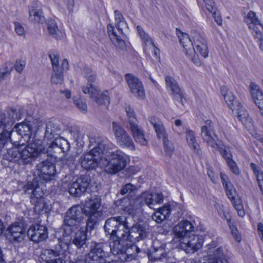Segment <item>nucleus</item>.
Masks as SVG:
<instances>
[{"label":"nucleus","mask_w":263,"mask_h":263,"mask_svg":"<svg viewBox=\"0 0 263 263\" xmlns=\"http://www.w3.org/2000/svg\"><path fill=\"white\" fill-rule=\"evenodd\" d=\"M16 118L15 110L12 109H10L7 115L2 114L0 116V150L9 141H10L16 147L24 145L21 138H24L25 141L29 142L31 132L30 126L28 124L26 123L18 124L9 132V130Z\"/></svg>","instance_id":"f257e3e1"},{"label":"nucleus","mask_w":263,"mask_h":263,"mask_svg":"<svg viewBox=\"0 0 263 263\" xmlns=\"http://www.w3.org/2000/svg\"><path fill=\"white\" fill-rule=\"evenodd\" d=\"M106 228L113 236L134 243L146 238L150 233L148 224L136 223L129 228L126 218L120 216L110 218Z\"/></svg>","instance_id":"f03ea898"},{"label":"nucleus","mask_w":263,"mask_h":263,"mask_svg":"<svg viewBox=\"0 0 263 263\" xmlns=\"http://www.w3.org/2000/svg\"><path fill=\"white\" fill-rule=\"evenodd\" d=\"M46 148L42 140L35 139L30 141L20 151L16 147L9 148L3 154L2 163L5 161L19 165L31 164L36 158L44 153Z\"/></svg>","instance_id":"7ed1b4c3"},{"label":"nucleus","mask_w":263,"mask_h":263,"mask_svg":"<svg viewBox=\"0 0 263 263\" xmlns=\"http://www.w3.org/2000/svg\"><path fill=\"white\" fill-rule=\"evenodd\" d=\"M127 163V156L120 151L108 153L102 158L101 167L107 174H115L123 170Z\"/></svg>","instance_id":"20e7f679"},{"label":"nucleus","mask_w":263,"mask_h":263,"mask_svg":"<svg viewBox=\"0 0 263 263\" xmlns=\"http://www.w3.org/2000/svg\"><path fill=\"white\" fill-rule=\"evenodd\" d=\"M101 199L99 197L91 198L85 201L82 208L84 214L88 216L86 229L92 230L94 225L104 219L105 215L100 210Z\"/></svg>","instance_id":"39448f33"},{"label":"nucleus","mask_w":263,"mask_h":263,"mask_svg":"<svg viewBox=\"0 0 263 263\" xmlns=\"http://www.w3.org/2000/svg\"><path fill=\"white\" fill-rule=\"evenodd\" d=\"M105 144L99 142L89 152L84 154L80 159L81 166L86 170L95 168L98 165L101 167L102 154L105 151Z\"/></svg>","instance_id":"423d86ee"},{"label":"nucleus","mask_w":263,"mask_h":263,"mask_svg":"<svg viewBox=\"0 0 263 263\" xmlns=\"http://www.w3.org/2000/svg\"><path fill=\"white\" fill-rule=\"evenodd\" d=\"M112 125V132L118 145L122 147L135 150V145L134 141L125 129L116 122H113Z\"/></svg>","instance_id":"0eeeda50"},{"label":"nucleus","mask_w":263,"mask_h":263,"mask_svg":"<svg viewBox=\"0 0 263 263\" xmlns=\"http://www.w3.org/2000/svg\"><path fill=\"white\" fill-rule=\"evenodd\" d=\"M177 35L179 39L180 43L184 48V51L186 55L196 65L200 66L201 62L200 60L198 54L196 53L195 48L193 47V42L190 39L189 35L181 31L176 30Z\"/></svg>","instance_id":"6e6552de"},{"label":"nucleus","mask_w":263,"mask_h":263,"mask_svg":"<svg viewBox=\"0 0 263 263\" xmlns=\"http://www.w3.org/2000/svg\"><path fill=\"white\" fill-rule=\"evenodd\" d=\"M201 136L207 144L214 148L220 147L218 138L215 133L214 126L211 120H208L201 129Z\"/></svg>","instance_id":"1a4fd4ad"},{"label":"nucleus","mask_w":263,"mask_h":263,"mask_svg":"<svg viewBox=\"0 0 263 263\" xmlns=\"http://www.w3.org/2000/svg\"><path fill=\"white\" fill-rule=\"evenodd\" d=\"M203 242L202 236L191 234L181 240L180 248L186 253L192 254L202 247Z\"/></svg>","instance_id":"9d476101"},{"label":"nucleus","mask_w":263,"mask_h":263,"mask_svg":"<svg viewBox=\"0 0 263 263\" xmlns=\"http://www.w3.org/2000/svg\"><path fill=\"white\" fill-rule=\"evenodd\" d=\"M36 168L35 175L46 181L52 180L56 174L55 164L48 160L39 163L36 165Z\"/></svg>","instance_id":"9b49d317"},{"label":"nucleus","mask_w":263,"mask_h":263,"mask_svg":"<svg viewBox=\"0 0 263 263\" xmlns=\"http://www.w3.org/2000/svg\"><path fill=\"white\" fill-rule=\"evenodd\" d=\"M82 208L80 205L72 206L66 213L64 218L65 226L69 227H78L83 219Z\"/></svg>","instance_id":"f8f14e48"},{"label":"nucleus","mask_w":263,"mask_h":263,"mask_svg":"<svg viewBox=\"0 0 263 263\" xmlns=\"http://www.w3.org/2000/svg\"><path fill=\"white\" fill-rule=\"evenodd\" d=\"M125 79L133 95L139 99H144L145 97V93L142 82L130 73L125 74Z\"/></svg>","instance_id":"ddd939ff"},{"label":"nucleus","mask_w":263,"mask_h":263,"mask_svg":"<svg viewBox=\"0 0 263 263\" xmlns=\"http://www.w3.org/2000/svg\"><path fill=\"white\" fill-rule=\"evenodd\" d=\"M82 91L85 94H89L90 97L98 105L108 104L109 103V97L107 91L101 92L92 84L89 86H83Z\"/></svg>","instance_id":"4468645a"},{"label":"nucleus","mask_w":263,"mask_h":263,"mask_svg":"<svg viewBox=\"0 0 263 263\" xmlns=\"http://www.w3.org/2000/svg\"><path fill=\"white\" fill-rule=\"evenodd\" d=\"M89 184L90 177L87 175H82L69 185V193L79 197L86 192Z\"/></svg>","instance_id":"2eb2a0df"},{"label":"nucleus","mask_w":263,"mask_h":263,"mask_svg":"<svg viewBox=\"0 0 263 263\" xmlns=\"http://www.w3.org/2000/svg\"><path fill=\"white\" fill-rule=\"evenodd\" d=\"M106 255L103 250V244L95 242L86 256V263H104Z\"/></svg>","instance_id":"dca6fc26"},{"label":"nucleus","mask_w":263,"mask_h":263,"mask_svg":"<svg viewBox=\"0 0 263 263\" xmlns=\"http://www.w3.org/2000/svg\"><path fill=\"white\" fill-rule=\"evenodd\" d=\"M110 218L105 221L104 229L106 234L109 235V238L112 240L110 242V251L114 255L122 256L126 246V244H124V241L127 240V239L118 238L116 236H113L111 232L107 231L106 226Z\"/></svg>","instance_id":"f3484780"},{"label":"nucleus","mask_w":263,"mask_h":263,"mask_svg":"<svg viewBox=\"0 0 263 263\" xmlns=\"http://www.w3.org/2000/svg\"><path fill=\"white\" fill-rule=\"evenodd\" d=\"M27 235L32 241L39 243L48 238V230L44 226L38 224H33L28 229Z\"/></svg>","instance_id":"a211bd4d"},{"label":"nucleus","mask_w":263,"mask_h":263,"mask_svg":"<svg viewBox=\"0 0 263 263\" xmlns=\"http://www.w3.org/2000/svg\"><path fill=\"white\" fill-rule=\"evenodd\" d=\"M24 189L25 193L29 195L31 203L36 202L41 199H45L43 190L39 186L37 181L35 180L28 182L24 185Z\"/></svg>","instance_id":"6ab92c4d"},{"label":"nucleus","mask_w":263,"mask_h":263,"mask_svg":"<svg viewBox=\"0 0 263 263\" xmlns=\"http://www.w3.org/2000/svg\"><path fill=\"white\" fill-rule=\"evenodd\" d=\"M194 228L193 224L187 220L180 221L173 228V232L176 237L175 240L178 239V241L180 242L183 238L192 234Z\"/></svg>","instance_id":"aec40b11"},{"label":"nucleus","mask_w":263,"mask_h":263,"mask_svg":"<svg viewBox=\"0 0 263 263\" xmlns=\"http://www.w3.org/2000/svg\"><path fill=\"white\" fill-rule=\"evenodd\" d=\"M191 36L194 42L197 51L204 58L208 57V46L204 37L200 33L196 30L192 31Z\"/></svg>","instance_id":"412c9836"},{"label":"nucleus","mask_w":263,"mask_h":263,"mask_svg":"<svg viewBox=\"0 0 263 263\" xmlns=\"http://www.w3.org/2000/svg\"><path fill=\"white\" fill-rule=\"evenodd\" d=\"M70 146L69 142L65 139L60 137L56 138L54 141L51 142L46 150V152L52 155V153H55L59 149L63 153H66L70 149Z\"/></svg>","instance_id":"4be33fe9"},{"label":"nucleus","mask_w":263,"mask_h":263,"mask_svg":"<svg viewBox=\"0 0 263 263\" xmlns=\"http://www.w3.org/2000/svg\"><path fill=\"white\" fill-rule=\"evenodd\" d=\"M166 87L170 95L176 100H182L183 97L182 92L175 80L171 76L165 79Z\"/></svg>","instance_id":"5701e85b"},{"label":"nucleus","mask_w":263,"mask_h":263,"mask_svg":"<svg viewBox=\"0 0 263 263\" xmlns=\"http://www.w3.org/2000/svg\"><path fill=\"white\" fill-rule=\"evenodd\" d=\"M29 18L30 21L34 23H43L45 21V17L43 14L42 6L41 3L37 2H33L29 9Z\"/></svg>","instance_id":"b1692460"},{"label":"nucleus","mask_w":263,"mask_h":263,"mask_svg":"<svg viewBox=\"0 0 263 263\" xmlns=\"http://www.w3.org/2000/svg\"><path fill=\"white\" fill-rule=\"evenodd\" d=\"M148 121L153 125L159 139L163 141L168 138L166 128L160 119L155 116H151L148 118Z\"/></svg>","instance_id":"393cba45"},{"label":"nucleus","mask_w":263,"mask_h":263,"mask_svg":"<svg viewBox=\"0 0 263 263\" xmlns=\"http://www.w3.org/2000/svg\"><path fill=\"white\" fill-rule=\"evenodd\" d=\"M7 231L10 234V239L16 242L22 241L25 236L26 230L23 224L15 223L10 226Z\"/></svg>","instance_id":"a878e982"},{"label":"nucleus","mask_w":263,"mask_h":263,"mask_svg":"<svg viewBox=\"0 0 263 263\" xmlns=\"http://www.w3.org/2000/svg\"><path fill=\"white\" fill-rule=\"evenodd\" d=\"M232 110L236 111L239 120L246 128H251L253 126L252 119L241 103H238L237 107L234 106Z\"/></svg>","instance_id":"bb28decb"},{"label":"nucleus","mask_w":263,"mask_h":263,"mask_svg":"<svg viewBox=\"0 0 263 263\" xmlns=\"http://www.w3.org/2000/svg\"><path fill=\"white\" fill-rule=\"evenodd\" d=\"M59 253L53 250L46 249L40 255V263H62Z\"/></svg>","instance_id":"cd10ccee"},{"label":"nucleus","mask_w":263,"mask_h":263,"mask_svg":"<svg viewBox=\"0 0 263 263\" xmlns=\"http://www.w3.org/2000/svg\"><path fill=\"white\" fill-rule=\"evenodd\" d=\"M141 198L145 201L146 204L154 209L156 204L162 203L163 201V197L159 193L144 192L141 194Z\"/></svg>","instance_id":"c85d7f7f"},{"label":"nucleus","mask_w":263,"mask_h":263,"mask_svg":"<svg viewBox=\"0 0 263 263\" xmlns=\"http://www.w3.org/2000/svg\"><path fill=\"white\" fill-rule=\"evenodd\" d=\"M137 29L143 44L144 52L145 53H148L149 47L154 46L153 40L141 26H137Z\"/></svg>","instance_id":"c756f323"},{"label":"nucleus","mask_w":263,"mask_h":263,"mask_svg":"<svg viewBox=\"0 0 263 263\" xmlns=\"http://www.w3.org/2000/svg\"><path fill=\"white\" fill-rule=\"evenodd\" d=\"M129 129L136 142L142 145H145L147 144V140L144 137V131L138 124H132Z\"/></svg>","instance_id":"7c9ffc66"},{"label":"nucleus","mask_w":263,"mask_h":263,"mask_svg":"<svg viewBox=\"0 0 263 263\" xmlns=\"http://www.w3.org/2000/svg\"><path fill=\"white\" fill-rule=\"evenodd\" d=\"M107 32L109 35L111 41L114 45L121 49H124L126 47L125 41L121 39V37L117 34L115 32L114 26L111 24H108L107 27Z\"/></svg>","instance_id":"2f4dec72"},{"label":"nucleus","mask_w":263,"mask_h":263,"mask_svg":"<svg viewBox=\"0 0 263 263\" xmlns=\"http://www.w3.org/2000/svg\"><path fill=\"white\" fill-rule=\"evenodd\" d=\"M61 130L60 126L54 121H49L46 124L44 138L47 140H52L55 136H58Z\"/></svg>","instance_id":"473e14b6"},{"label":"nucleus","mask_w":263,"mask_h":263,"mask_svg":"<svg viewBox=\"0 0 263 263\" xmlns=\"http://www.w3.org/2000/svg\"><path fill=\"white\" fill-rule=\"evenodd\" d=\"M139 252L140 249L135 245L126 246L123 254L119 258L122 261H130L136 258Z\"/></svg>","instance_id":"72a5a7b5"},{"label":"nucleus","mask_w":263,"mask_h":263,"mask_svg":"<svg viewBox=\"0 0 263 263\" xmlns=\"http://www.w3.org/2000/svg\"><path fill=\"white\" fill-rule=\"evenodd\" d=\"M227 251L223 250L221 248H218L213 252L212 254L210 253L209 263H223L225 260L227 262Z\"/></svg>","instance_id":"f704fd0d"},{"label":"nucleus","mask_w":263,"mask_h":263,"mask_svg":"<svg viewBox=\"0 0 263 263\" xmlns=\"http://www.w3.org/2000/svg\"><path fill=\"white\" fill-rule=\"evenodd\" d=\"M88 231H91V230H87L86 227L85 230L81 229L77 232L72 239V243L77 246L78 248H83L86 246L87 232Z\"/></svg>","instance_id":"c9c22d12"},{"label":"nucleus","mask_w":263,"mask_h":263,"mask_svg":"<svg viewBox=\"0 0 263 263\" xmlns=\"http://www.w3.org/2000/svg\"><path fill=\"white\" fill-rule=\"evenodd\" d=\"M221 180L223 186L225 188L226 194L229 199H234L236 196V191L228 177L224 173L220 174Z\"/></svg>","instance_id":"e433bc0d"},{"label":"nucleus","mask_w":263,"mask_h":263,"mask_svg":"<svg viewBox=\"0 0 263 263\" xmlns=\"http://www.w3.org/2000/svg\"><path fill=\"white\" fill-rule=\"evenodd\" d=\"M116 204L121 206V209L129 215L135 212L134 201L128 198H123L120 200H117Z\"/></svg>","instance_id":"4c0bfd02"},{"label":"nucleus","mask_w":263,"mask_h":263,"mask_svg":"<svg viewBox=\"0 0 263 263\" xmlns=\"http://www.w3.org/2000/svg\"><path fill=\"white\" fill-rule=\"evenodd\" d=\"M244 22L247 24L249 29H254L257 25L263 28V25L258 18L256 13L252 11H250L247 16L244 18Z\"/></svg>","instance_id":"58836bf2"},{"label":"nucleus","mask_w":263,"mask_h":263,"mask_svg":"<svg viewBox=\"0 0 263 263\" xmlns=\"http://www.w3.org/2000/svg\"><path fill=\"white\" fill-rule=\"evenodd\" d=\"M185 133L188 145L195 152H197L199 149V145L196 139L194 133L190 129H187Z\"/></svg>","instance_id":"ea45409f"},{"label":"nucleus","mask_w":263,"mask_h":263,"mask_svg":"<svg viewBox=\"0 0 263 263\" xmlns=\"http://www.w3.org/2000/svg\"><path fill=\"white\" fill-rule=\"evenodd\" d=\"M221 91L226 101L229 105L230 107L232 109V110H233L234 106H238V103H239L235 100V97L232 94V93L228 91L226 87H221Z\"/></svg>","instance_id":"a19ab883"},{"label":"nucleus","mask_w":263,"mask_h":263,"mask_svg":"<svg viewBox=\"0 0 263 263\" xmlns=\"http://www.w3.org/2000/svg\"><path fill=\"white\" fill-rule=\"evenodd\" d=\"M47 26L48 33L50 35L57 40L61 38V32L54 20H49L47 23Z\"/></svg>","instance_id":"79ce46f5"},{"label":"nucleus","mask_w":263,"mask_h":263,"mask_svg":"<svg viewBox=\"0 0 263 263\" xmlns=\"http://www.w3.org/2000/svg\"><path fill=\"white\" fill-rule=\"evenodd\" d=\"M114 13L116 26L120 33L123 35V29L127 27V24L123 15L118 10H115Z\"/></svg>","instance_id":"37998d69"},{"label":"nucleus","mask_w":263,"mask_h":263,"mask_svg":"<svg viewBox=\"0 0 263 263\" xmlns=\"http://www.w3.org/2000/svg\"><path fill=\"white\" fill-rule=\"evenodd\" d=\"M170 214V211L167 208H163L159 209L152 216V219L157 223H161L167 218Z\"/></svg>","instance_id":"c03bdc74"},{"label":"nucleus","mask_w":263,"mask_h":263,"mask_svg":"<svg viewBox=\"0 0 263 263\" xmlns=\"http://www.w3.org/2000/svg\"><path fill=\"white\" fill-rule=\"evenodd\" d=\"M34 205V210L35 213H47L49 210V206L45 201V199H41L36 202H32Z\"/></svg>","instance_id":"a18cd8bd"},{"label":"nucleus","mask_w":263,"mask_h":263,"mask_svg":"<svg viewBox=\"0 0 263 263\" xmlns=\"http://www.w3.org/2000/svg\"><path fill=\"white\" fill-rule=\"evenodd\" d=\"M250 93L254 103L256 102L258 99L263 98V93L258 85L252 83L250 84Z\"/></svg>","instance_id":"49530a36"},{"label":"nucleus","mask_w":263,"mask_h":263,"mask_svg":"<svg viewBox=\"0 0 263 263\" xmlns=\"http://www.w3.org/2000/svg\"><path fill=\"white\" fill-rule=\"evenodd\" d=\"M152 256L155 260H163L166 259L167 256V251L163 246L158 248H155V251L152 253Z\"/></svg>","instance_id":"de8ad7c7"},{"label":"nucleus","mask_w":263,"mask_h":263,"mask_svg":"<svg viewBox=\"0 0 263 263\" xmlns=\"http://www.w3.org/2000/svg\"><path fill=\"white\" fill-rule=\"evenodd\" d=\"M82 74L87 80V84L86 86H89L90 84H92L96 80V74L92 70L87 67H85L82 70Z\"/></svg>","instance_id":"09e8293b"},{"label":"nucleus","mask_w":263,"mask_h":263,"mask_svg":"<svg viewBox=\"0 0 263 263\" xmlns=\"http://www.w3.org/2000/svg\"><path fill=\"white\" fill-rule=\"evenodd\" d=\"M64 81V76L62 71L58 69L52 70L51 82L53 84H62Z\"/></svg>","instance_id":"8fccbe9b"},{"label":"nucleus","mask_w":263,"mask_h":263,"mask_svg":"<svg viewBox=\"0 0 263 263\" xmlns=\"http://www.w3.org/2000/svg\"><path fill=\"white\" fill-rule=\"evenodd\" d=\"M138 190L137 187L130 183H128L125 184L120 191L121 195H124L125 194L130 195L131 197L133 196Z\"/></svg>","instance_id":"3c124183"},{"label":"nucleus","mask_w":263,"mask_h":263,"mask_svg":"<svg viewBox=\"0 0 263 263\" xmlns=\"http://www.w3.org/2000/svg\"><path fill=\"white\" fill-rule=\"evenodd\" d=\"M125 112L126 116L128 118L129 127H131V124L134 123L135 124H138V122L136 118V115L134 111V110L130 106H126Z\"/></svg>","instance_id":"603ef678"},{"label":"nucleus","mask_w":263,"mask_h":263,"mask_svg":"<svg viewBox=\"0 0 263 263\" xmlns=\"http://www.w3.org/2000/svg\"><path fill=\"white\" fill-rule=\"evenodd\" d=\"M48 55L52 64V70L60 69L59 66V54L58 52L55 50H51L49 52Z\"/></svg>","instance_id":"864d4df0"},{"label":"nucleus","mask_w":263,"mask_h":263,"mask_svg":"<svg viewBox=\"0 0 263 263\" xmlns=\"http://www.w3.org/2000/svg\"><path fill=\"white\" fill-rule=\"evenodd\" d=\"M58 246L63 250H66L68 247L72 244V239L69 236H63L58 239Z\"/></svg>","instance_id":"5fc2aeb1"},{"label":"nucleus","mask_w":263,"mask_h":263,"mask_svg":"<svg viewBox=\"0 0 263 263\" xmlns=\"http://www.w3.org/2000/svg\"><path fill=\"white\" fill-rule=\"evenodd\" d=\"M163 146L165 155L171 157L173 154L175 150L173 144L167 138L163 140Z\"/></svg>","instance_id":"6e6d98bb"},{"label":"nucleus","mask_w":263,"mask_h":263,"mask_svg":"<svg viewBox=\"0 0 263 263\" xmlns=\"http://www.w3.org/2000/svg\"><path fill=\"white\" fill-rule=\"evenodd\" d=\"M12 70V68H9L7 63L2 65L0 67V82L6 80Z\"/></svg>","instance_id":"4d7b16f0"},{"label":"nucleus","mask_w":263,"mask_h":263,"mask_svg":"<svg viewBox=\"0 0 263 263\" xmlns=\"http://www.w3.org/2000/svg\"><path fill=\"white\" fill-rule=\"evenodd\" d=\"M227 220L228 224H229L230 229L231 231L232 235H233L234 238L236 240V241L240 242L241 240V237L240 234L238 233L235 226L232 222H231L230 219H227Z\"/></svg>","instance_id":"13d9d810"},{"label":"nucleus","mask_w":263,"mask_h":263,"mask_svg":"<svg viewBox=\"0 0 263 263\" xmlns=\"http://www.w3.org/2000/svg\"><path fill=\"white\" fill-rule=\"evenodd\" d=\"M250 166L256 175L258 183H259V182L263 181V173L261 171H260L257 166L253 163H251Z\"/></svg>","instance_id":"bf43d9fd"},{"label":"nucleus","mask_w":263,"mask_h":263,"mask_svg":"<svg viewBox=\"0 0 263 263\" xmlns=\"http://www.w3.org/2000/svg\"><path fill=\"white\" fill-rule=\"evenodd\" d=\"M73 103L81 111L84 113L86 112L87 109V105L81 99H74Z\"/></svg>","instance_id":"052dcab7"},{"label":"nucleus","mask_w":263,"mask_h":263,"mask_svg":"<svg viewBox=\"0 0 263 263\" xmlns=\"http://www.w3.org/2000/svg\"><path fill=\"white\" fill-rule=\"evenodd\" d=\"M26 62L23 60H17L14 65L15 70L21 73L25 67Z\"/></svg>","instance_id":"680f3d73"},{"label":"nucleus","mask_w":263,"mask_h":263,"mask_svg":"<svg viewBox=\"0 0 263 263\" xmlns=\"http://www.w3.org/2000/svg\"><path fill=\"white\" fill-rule=\"evenodd\" d=\"M215 149H218L220 152V154L222 155V157L224 158L227 163H228L229 160H232V154L228 150L223 148L220 145V147H218Z\"/></svg>","instance_id":"e2e57ef3"},{"label":"nucleus","mask_w":263,"mask_h":263,"mask_svg":"<svg viewBox=\"0 0 263 263\" xmlns=\"http://www.w3.org/2000/svg\"><path fill=\"white\" fill-rule=\"evenodd\" d=\"M231 171L235 175H239L240 171L236 164V163L233 160H229L227 163Z\"/></svg>","instance_id":"0e129e2a"},{"label":"nucleus","mask_w":263,"mask_h":263,"mask_svg":"<svg viewBox=\"0 0 263 263\" xmlns=\"http://www.w3.org/2000/svg\"><path fill=\"white\" fill-rule=\"evenodd\" d=\"M203 1L205 4L206 9L210 12L212 13L216 9L215 3L212 0H203Z\"/></svg>","instance_id":"69168bd1"},{"label":"nucleus","mask_w":263,"mask_h":263,"mask_svg":"<svg viewBox=\"0 0 263 263\" xmlns=\"http://www.w3.org/2000/svg\"><path fill=\"white\" fill-rule=\"evenodd\" d=\"M254 38L257 40H260L263 39L262 32L258 29V27H255L254 29H250Z\"/></svg>","instance_id":"338daca9"},{"label":"nucleus","mask_w":263,"mask_h":263,"mask_svg":"<svg viewBox=\"0 0 263 263\" xmlns=\"http://www.w3.org/2000/svg\"><path fill=\"white\" fill-rule=\"evenodd\" d=\"M14 29L16 33L19 35H23L25 33V30L23 26L19 23H14Z\"/></svg>","instance_id":"774afa93"}]
</instances>
